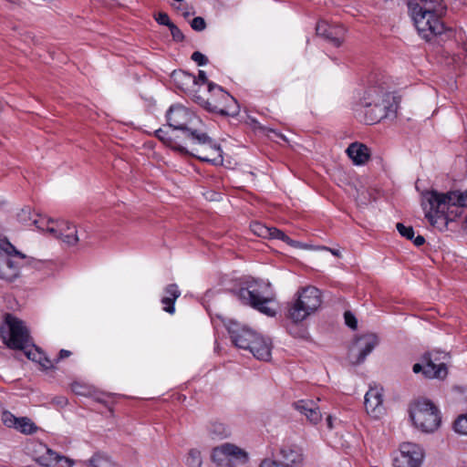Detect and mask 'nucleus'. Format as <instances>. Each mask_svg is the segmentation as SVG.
<instances>
[{"label":"nucleus","mask_w":467,"mask_h":467,"mask_svg":"<svg viewBox=\"0 0 467 467\" xmlns=\"http://www.w3.org/2000/svg\"><path fill=\"white\" fill-rule=\"evenodd\" d=\"M46 230L68 245H75L79 241L76 226L66 221L53 222L49 220Z\"/></svg>","instance_id":"obj_12"},{"label":"nucleus","mask_w":467,"mask_h":467,"mask_svg":"<svg viewBox=\"0 0 467 467\" xmlns=\"http://www.w3.org/2000/svg\"><path fill=\"white\" fill-rule=\"evenodd\" d=\"M155 136L171 150L180 152L181 154H191V150L179 144L173 138L169 136L168 132L163 129L157 130L155 131Z\"/></svg>","instance_id":"obj_25"},{"label":"nucleus","mask_w":467,"mask_h":467,"mask_svg":"<svg viewBox=\"0 0 467 467\" xmlns=\"http://www.w3.org/2000/svg\"><path fill=\"white\" fill-rule=\"evenodd\" d=\"M413 424L423 432L436 431L441 421L437 407L430 400H419L410 410Z\"/></svg>","instance_id":"obj_8"},{"label":"nucleus","mask_w":467,"mask_h":467,"mask_svg":"<svg viewBox=\"0 0 467 467\" xmlns=\"http://www.w3.org/2000/svg\"><path fill=\"white\" fill-rule=\"evenodd\" d=\"M317 35L333 47H338L344 41L346 29L343 26L319 21L316 26Z\"/></svg>","instance_id":"obj_13"},{"label":"nucleus","mask_w":467,"mask_h":467,"mask_svg":"<svg viewBox=\"0 0 467 467\" xmlns=\"http://www.w3.org/2000/svg\"><path fill=\"white\" fill-rule=\"evenodd\" d=\"M454 430L458 433L467 435V413L457 418L454 422Z\"/></svg>","instance_id":"obj_33"},{"label":"nucleus","mask_w":467,"mask_h":467,"mask_svg":"<svg viewBox=\"0 0 467 467\" xmlns=\"http://www.w3.org/2000/svg\"><path fill=\"white\" fill-rule=\"evenodd\" d=\"M291 334H293L295 337H301V338H306L307 337V331L304 327L297 328L296 332L291 331Z\"/></svg>","instance_id":"obj_47"},{"label":"nucleus","mask_w":467,"mask_h":467,"mask_svg":"<svg viewBox=\"0 0 467 467\" xmlns=\"http://www.w3.org/2000/svg\"><path fill=\"white\" fill-rule=\"evenodd\" d=\"M399 99L389 92L377 87H370L360 104L364 108V121L375 124L383 119L395 118L399 108Z\"/></svg>","instance_id":"obj_4"},{"label":"nucleus","mask_w":467,"mask_h":467,"mask_svg":"<svg viewBox=\"0 0 467 467\" xmlns=\"http://www.w3.org/2000/svg\"><path fill=\"white\" fill-rule=\"evenodd\" d=\"M413 242V244L420 247L421 246L422 244H424L425 243V238L422 236V235H418L416 236L415 238L413 237V240H411Z\"/></svg>","instance_id":"obj_49"},{"label":"nucleus","mask_w":467,"mask_h":467,"mask_svg":"<svg viewBox=\"0 0 467 467\" xmlns=\"http://www.w3.org/2000/svg\"><path fill=\"white\" fill-rule=\"evenodd\" d=\"M259 467H292L289 464H284L279 460L264 459Z\"/></svg>","instance_id":"obj_37"},{"label":"nucleus","mask_w":467,"mask_h":467,"mask_svg":"<svg viewBox=\"0 0 467 467\" xmlns=\"http://www.w3.org/2000/svg\"><path fill=\"white\" fill-rule=\"evenodd\" d=\"M17 265L11 259H5L0 265V278L12 280L17 275Z\"/></svg>","instance_id":"obj_26"},{"label":"nucleus","mask_w":467,"mask_h":467,"mask_svg":"<svg viewBox=\"0 0 467 467\" xmlns=\"http://www.w3.org/2000/svg\"><path fill=\"white\" fill-rule=\"evenodd\" d=\"M46 451L36 458V462L43 467H73L74 461L57 451L45 448Z\"/></svg>","instance_id":"obj_17"},{"label":"nucleus","mask_w":467,"mask_h":467,"mask_svg":"<svg viewBox=\"0 0 467 467\" xmlns=\"http://www.w3.org/2000/svg\"><path fill=\"white\" fill-rule=\"evenodd\" d=\"M344 318H345V323L348 327H349L352 329L357 328L358 321H357V318L355 317V316L351 312L346 311L344 314Z\"/></svg>","instance_id":"obj_41"},{"label":"nucleus","mask_w":467,"mask_h":467,"mask_svg":"<svg viewBox=\"0 0 467 467\" xmlns=\"http://www.w3.org/2000/svg\"><path fill=\"white\" fill-rule=\"evenodd\" d=\"M6 245L8 248L5 249L6 253L11 254H14L16 256H19L22 259L26 258V254H22L21 252L17 251L14 245H12L10 243H6Z\"/></svg>","instance_id":"obj_45"},{"label":"nucleus","mask_w":467,"mask_h":467,"mask_svg":"<svg viewBox=\"0 0 467 467\" xmlns=\"http://www.w3.org/2000/svg\"><path fill=\"white\" fill-rule=\"evenodd\" d=\"M423 370H424V366H422L421 364L420 363H416L413 365L412 367V371L416 374L420 373V372H422L423 373Z\"/></svg>","instance_id":"obj_50"},{"label":"nucleus","mask_w":467,"mask_h":467,"mask_svg":"<svg viewBox=\"0 0 467 467\" xmlns=\"http://www.w3.org/2000/svg\"><path fill=\"white\" fill-rule=\"evenodd\" d=\"M451 357L448 352L431 350L423 354L421 359L424 363L423 375L428 379H443L448 375L447 363Z\"/></svg>","instance_id":"obj_10"},{"label":"nucleus","mask_w":467,"mask_h":467,"mask_svg":"<svg viewBox=\"0 0 467 467\" xmlns=\"http://www.w3.org/2000/svg\"><path fill=\"white\" fill-rule=\"evenodd\" d=\"M191 58L197 63L198 66H204L208 63V58L201 52L195 51L192 53Z\"/></svg>","instance_id":"obj_42"},{"label":"nucleus","mask_w":467,"mask_h":467,"mask_svg":"<svg viewBox=\"0 0 467 467\" xmlns=\"http://www.w3.org/2000/svg\"><path fill=\"white\" fill-rule=\"evenodd\" d=\"M71 355V352L69 350L61 349L58 353V357L57 359H55L56 362H58L61 359H64L66 358H68Z\"/></svg>","instance_id":"obj_48"},{"label":"nucleus","mask_w":467,"mask_h":467,"mask_svg":"<svg viewBox=\"0 0 467 467\" xmlns=\"http://www.w3.org/2000/svg\"><path fill=\"white\" fill-rule=\"evenodd\" d=\"M278 455L284 464H289L292 467L303 462L302 449L296 444L283 443L279 448Z\"/></svg>","instance_id":"obj_19"},{"label":"nucleus","mask_w":467,"mask_h":467,"mask_svg":"<svg viewBox=\"0 0 467 467\" xmlns=\"http://www.w3.org/2000/svg\"><path fill=\"white\" fill-rule=\"evenodd\" d=\"M37 363H39V365L46 370L54 368L53 361L50 360L44 353L43 355H39V359H37Z\"/></svg>","instance_id":"obj_43"},{"label":"nucleus","mask_w":467,"mask_h":467,"mask_svg":"<svg viewBox=\"0 0 467 467\" xmlns=\"http://www.w3.org/2000/svg\"><path fill=\"white\" fill-rule=\"evenodd\" d=\"M191 26L195 31H202L206 27L204 19L201 16L194 17L191 22Z\"/></svg>","instance_id":"obj_40"},{"label":"nucleus","mask_w":467,"mask_h":467,"mask_svg":"<svg viewBox=\"0 0 467 467\" xmlns=\"http://www.w3.org/2000/svg\"><path fill=\"white\" fill-rule=\"evenodd\" d=\"M26 354V356L33 360V361H36L37 362V359H39V355H43V352H41L36 346H32V348L30 349H27L26 348L25 350H23Z\"/></svg>","instance_id":"obj_39"},{"label":"nucleus","mask_w":467,"mask_h":467,"mask_svg":"<svg viewBox=\"0 0 467 467\" xmlns=\"http://www.w3.org/2000/svg\"><path fill=\"white\" fill-rule=\"evenodd\" d=\"M19 418L16 417L9 411H4L2 414V421L8 428L16 429L17 426Z\"/></svg>","instance_id":"obj_34"},{"label":"nucleus","mask_w":467,"mask_h":467,"mask_svg":"<svg viewBox=\"0 0 467 467\" xmlns=\"http://www.w3.org/2000/svg\"><path fill=\"white\" fill-rule=\"evenodd\" d=\"M90 467H112L113 463L110 458L102 453L96 452L88 461L85 462Z\"/></svg>","instance_id":"obj_27"},{"label":"nucleus","mask_w":467,"mask_h":467,"mask_svg":"<svg viewBox=\"0 0 467 467\" xmlns=\"http://www.w3.org/2000/svg\"><path fill=\"white\" fill-rule=\"evenodd\" d=\"M211 457L213 462H216L218 465H223L228 458L241 460L243 462L248 460V454L245 451L229 442L223 443L213 448Z\"/></svg>","instance_id":"obj_14"},{"label":"nucleus","mask_w":467,"mask_h":467,"mask_svg":"<svg viewBox=\"0 0 467 467\" xmlns=\"http://www.w3.org/2000/svg\"><path fill=\"white\" fill-rule=\"evenodd\" d=\"M228 332L232 342L239 348L245 349L249 347L254 331L241 326L237 322L231 321L228 325Z\"/></svg>","instance_id":"obj_15"},{"label":"nucleus","mask_w":467,"mask_h":467,"mask_svg":"<svg viewBox=\"0 0 467 467\" xmlns=\"http://www.w3.org/2000/svg\"><path fill=\"white\" fill-rule=\"evenodd\" d=\"M379 338L375 334H367L358 338L357 345L359 348V352L355 364L364 362L367 356L378 346Z\"/></svg>","instance_id":"obj_21"},{"label":"nucleus","mask_w":467,"mask_h":467,"mask_svg":"<svg viewBox=\"0 0 467 467\" xmlns=\"http://www.w3.org/2000/svg\"><path fill=\"white\" fill-rule=\"evenodd\" d=\"M296 298L288 305L286 317L294 323H299L315 313L322 303L321 291L312 285L300 288Z\"/></svg>","instance_id":"obj_6"},{"label":"nucleus","mask_w":467,"mask_h":467,"mask_svg":"<svg viewBox=\"0 0 467 467\" xmlns=\"http://www.w3.org/2000/svg\"><path fill=\"white\" fill-rule=\"evenodd\" d=\"M419 34L427 41L445 42L454 36L451 28L444 26L441 17L447 7L443 0H406Z\"/></svg>","instance_id":"obj_2"},{"label":"nucleus","mask_w":467,"mask_h":467,"mask_svg":"<svg viewBox=\"0 0 467 467\" xmlns=\"http://www.w3.org/2000/svg\"><path fill=\"white\" fill-rule=\"evenodd\" d=\"M252 232L262 238H268L270 234V227L261 223H254L251 224Z\"/></svg>","instance_id":"obj_31"},{"label":"nucleus","mask_w":467,"mask_h":467,"mask_svg":"<svg viewBox=\"0 0 467 467\" xmlns=\"http://www.w3.org/2000/svg\"><path fill=\"white\" fill-rule=\"evenodd\" d=\"M29 265H32V266H37L38 265L42 264V261L40 260H36L35 258H30L28 260V263H27Z\"/></svg>","instance_id":"obj_51"},{"label":"nucleus","mask_w":467,"mask_h":467,"mask_svg":"<svg viewBox=\"0 0 467 467\" xmlns=\"http://www.w3.org/2000/svg\"><path fill=\"white\" fill-rule=\"evenodd\" d=\"M333 420H334V419H333V417H332L331 415H328V416L327 417V428H328L329 430H332V429H333V427H334V426H333Z\"/></svg>","instance_id":"obj_52"},{"label":"nucleus","mask_w":467,"mask_h":467,"mask_svg":"<svg viewBox=\"0 0 467 467\" xmlns=\"http://www.w3.org/2000/svg\"><path fill=\"white\" fill-rule=\"evenodd\" d=\"M5 324L7 331L3 327L0 336L3 342L11 349L25 350L29 347L30 336L24 322L11 314H6Z\"/></svg>","instance_id":"obj_9"},{"label":"nucleus","mask_w":467,"mask_h":467,"mask_svg":"<svg viewBox=\"0 0 467 467\" xmlns=\"http://www.w3.org/2000/svg\"><path fill=\"white\" fill-rule=\"evenodd\" d=\"M16 430L24 434H33L36 432L37 427L29 418L21 417L18 420L17 426H16Z\"/></svg>","instance_id":"obj_28"},{"label":"nucleus","mask_w":467,"mask_h":467,"mask_svg":"<svg viewBox=\"0 0 467 467\" xmlns=\"http://www.w3.org/2000/svg\"><path fill=\"white\" fill-rule=\"evenodd\" d=\"M270 234H269L268 238L282 240L290 245H294L295 244V242L289 236L275 227H270Z\"/></svg>","instance_id":"obj_32"},{"label":"nucleus","mask_w":467,"mask_h":467,"mask_svg":"<svg viewBox=\"0 0 467 467\" xmlns=\"http://www.w3.org/2000/svg\"><path fill=\"white\" fill-rule=\"evenodd\" d=\"M421 206L430 223L442 229L458 215L454 209L467 207V189L445 193L436 190L425 191L421 194Z\"/></svg>","instance_id":"obj_3"},{"label":"nucleus","mask_w":467,"mask_h":467,"mask_svg":"<svg viewBox=\"0 0 467 467\" xmlns=\"http://www.w3.org/2000/svg\"><path fill=\"white\" fill-rule=\"evenodd\" d=\"M169 29L174 41L181 42L184 39V36L181 29L173 23L169 26Z\"/></svg>","instance_id":"obj_38"},{"label":"nucleus","mask_w":467,"mask_h":467,"mask_svg":"<svg viewBox=\"0 0 467 467\" xmlns=\"http://www.w3.org/2000/svg\"><path fill=\"white\" fill-rule=\"evenodd\" d=\"M396 228L401 236L408 240H413L414 230L411 226H406L401 223H398L396 224Z\"/></svg>","instance_id":"obj_35"},{"label":"nucleus","mask_w":467,"mask_h":467,"mask_svg":"<svg viewBox=\"0 0 467 467\" xmlns=\"http://www.w3.org/2000/svg\"><path fill=\"white\" fill-rule=\"evenodd\" d=\"M213 438L223 439L230 435V430L221 422H213L209 429Z\"/></svg>","instance_id":"obj_29"},{"label":"nucleus","mask_w":467,"mask_h":467,"mask_svg":"<svg viewBox=\"0 0 467 467\" xmlns=\"http://www.w3.org/2000/svg\"><path fill=\"white\" fill-rule=\"evenodd\" d=\"M382 389L379 388H370L366 395L364 405L368 414L374 418H379L384 410Z\"/></svg>","instance_id":"obj_16"},{"label":"nucleus","mask_w":467,"mask_h":467,"mask_svg":"<svg viewBox=\"0 0 467 467\" xmlns=\"http://www.w3.org/2000/svg\"><path fill=\"white\" fill-rule=\"evenodd\" d=\"M214 99L217 103H222L223 105H225L224 100H223L220 97L214 96L213 92H210V99Z\"/></svg>","instance_id":"obj_53"},{"label":"nucleus","mask_w":467,"mask_h":467,"mask_svg":"<svg viewBox=\"0 0 467 467\" xmlns=\"http://www.w3.org/2000/svg\"><path fill=\"white\" fill-rule=\"evenodd\" d=\"M348 156L352 160L356 165H363L369 159L368 148L358 142L351 143L347 149Z\"/></svg>","instance_id":"obj_22"},{"label":"nucleus","mask_w":467,"mask_h":467,"mask_svg":"<svg viewBox=\"0 0 467 467\" xmlns=\"http://www.w3.org/2000/svg\"><path fill=\"white\" fill-rule=\"evenodd\" d=\"M155 20L160 24L169 27V26L172 23L169 17V16L164 12H160L156 16Z\"/></svg>","instance_id":"obj_44"},{"label":"nucleus","mask_w":467,"mask_h":467,"mask_svg":"<svg viewBox=\"0 0 467 467\" xmlns=\"http://www.w3.org/2000/svg\"><path fill=\"white\" fill-rule=\"evenodd\" d=\"M165 296L161 298L163 310L171 315L175 312V301L181 296V291L176 284H170L164 288Z\"/></svg>","instance_id":"obj_23"},{"label":"nucleus","mask_w":467,"mask_h":467,"mask_svg":"<svg viewBox=\"0 0 467 467\" xmlns=\"http://www.w3.org/2000/svg\"><path fill=\"white\" fill-rule=\"evenodd\" d=\"M246 350L257 359L268 360L271 357V342L254 332V337Z\"/></svg>","instance_id":"obj_18"},{"label":"nucleus","mask_w":467,"mask_h":467,"mask_svg":"<svg viewBox=\"0 0 467 467\" xmlns=\"http://www.w3.org/2000/svg\"><path fill=\"white\" fill-rule=\"evenodd\" d=\"M422 449L411 442L400 445V453L394 459L395 467H420L423 460Z\"/></svg>","instance_id":"obj_11"},{"label":"nucleus","mask_w":467,"mask_h":467,"mask_svg":"<svg viewBox=\"0 0 467 467\" xmlns=\"http://www.w3.org/2000/svg\"><path fill=\"white\" fill-rule=\"evenodd\" d=\"M176 86L184 92H191V88L197 86L196 77L185 71H174L171 75Z\"/></svg>","instance_id":"obj_24"},{"label":"nucleus","mask_w":467,"mask_h":467,"mask_svg":"<svg viewBox=\"0 0 467 467\" xmlns=\"http://www.w3.org/2000/svg\"><path fill=\"white\" fill-rule=\"evenodd\" d=\"M294 407L312 424H317L322 419L319 408L313 400H298L294 403Z\"/></svg>","instance_id":"obj_20"},{"label":"nucleus","mask_w":467,"mask_h":467,"mask_svg":"<svg viewBox=\"0 0 467 467\" xmlns=\"http://www.w3.org/2000/svg\"><path fill=\"white\" fill-rule=\"evenodd\" d=\"M71 389L74 393L80 396H88L90 393L89 388L79 382H73L71 384Z\"/></svg>","instance_id":"obj_36"},{"label":"nucleus","mask_w":467,"mask_h":467,"mask_svg":"<svg viewBox=\"0 0 467 467\" xmlns=\"http://www.w3.org/2000/svg\"><path fill=\"white\" fill-rule=\"evenodd\" d=\"M168 125L182 130L191 143V155L202 161L218 164L223 161L221 147L206 132L197 129L201 120L183 106H171L166 114Z\"/></svg>","instance_id":"obj_1"},{"label":"nucleus","mask_w":467,"mask_h":467,"mask_svg":"<svg viewBox=\"0 0 467 467\" xmlns=\"http://www.w3.org/2000/svg\"><path fill=\"white\" fill-rule=\"evenodd\" d=\"M202 456L200 451L196 449H192L188 452V456L186 459V464L189 467H201L202 466Z\"/></svg>","instance_id":"obj_30"},{"label":"nucleus","mask_w":467,"mask_h":467,"mask_svg":"<svg viewBox=\"0 0 467 467\" xmlns=\"http://www.w3.org/2000/svg\"><path fill=\"white\" fill-rule=\"evenodd\" d=\"M208 91L209 93L213 92L216 97H220L224 100L225 105L217 103L213 98L204 99L198 94L197 90H192L190 93H192L193 101L203 107L208 111L218 113L222 116H235L238 114L239 107L236 99L226 92L221 86L215 83H208Z\"/></svg>","instance_id":"obj_7"},{"label":"nucleus","mask_w":467,"mask_h":467,"mask_svg":"<svg viewBox=\"0 0 467 467\" xmlns=\"http://www.w3.org/2000/svg\"><path fill=\"white\" fill-rule=\"evenodd\" d=\"M33 223L36 225L37 228L44 229V227L40 224V221L34 219Z\"/></svg>","instance_id":"obj_54"},{"label":"nucleus","mask_w":467,"mask_h":467,"mask_svg":"<svg viewBox=\"0 0 467 467\" xmlns=\"http://www.w3.org/2000/svg\"><path fill=\"white\" fill-rule=\"evenodd\" d=\"M332 253H333V254H335V255H338V253H337V252H336V251H332Z\"/></svg>","instance_id":"obj_55"},{"label":"nucleus","mask_w":467,"mask_h":467,"mask_svg":"<svg viewBox=\"0 0 467 467\" xmlns=\"http://www.w3.org/2000/svg\"><path fill=\"white\" fill-rule=\"evenodd\" d=\"M235 295L243 304L268 317H275L276 314V311L269 306V304L275 300V295L268 281L249 278L243 283Z\"/></svg>","instance_id":"obj_5"},{"label":"nucleus","mask_w":467,"mask_h":467,"mask_svg":"<svg viewBox=\"0 0 467 467\" xmlns=\"http://www.w3.org/2000/svg\"><path fill=\"white\" fill-rule=\"evenodd\" d=\"M196 79L197 85L205 83L208 85V83H211L210 81H208L206 73L203 70H199L198 77H196Z\"/></svg>","instance_id":"obj_46"}]
</instances>
